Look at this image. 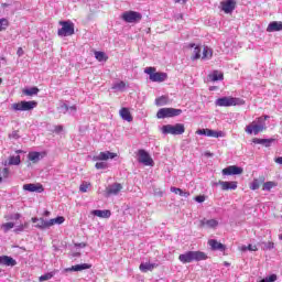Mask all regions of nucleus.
<instances>
[{"instance_id": "nucleus-11", "label": "nucleus", "mask_w": 282, "mask_h": 282, "mask_svg": "<svg viewBox=\"0 0 282 282\" xmlns=\"http://www.w3.org/2000/svg\"><path fill=\"white\" fill-rule=\"evenodd\" d=\"M113 158H118L117 153L113 152H100L99 154L94 156V161L98 162V161H107V160H113Z\"/></svg>"}, {"instance_id": "nucleus-46", "label": "nucleus", "mask_w": 282, "mask_h": 282, "mask_svg": "<svg viewBox=\"0 0 282 282\" xmlns=\"http://www.w3.org/2000/svg\"><path fill=\"white\" fill-rule=\"evenodd\" d=\"M54 276L53 273H45L44 275H41L40 276V281L43 282V281H50V279H52Z\"/></svg>"}, {"instance_id": "nucleus-47", "label": "nucleus", "mask_w": 282, "mask_h": 282, "mask_svg": "<svg viewBox=\"0 0 282 282\" xmlns=\"http://www.w3.org/2000/svg\"><path fill=\"white\" fill-rule=\"evenodd\" d=\"M194 202H197L198 204H204V202H206V196L205 195L195 196Z\"/></svg>"}, {"instance_id": "nucleus-41", "label": "nucleus", "mask_w": 282, "mask_h": 282, "mask_svg": "<svg viewBox=\"0 0 282 282\" xmlns=\"http://www.w3.org/2000/svg\"><path fill=\"white\" fill-rule=\"evenodd\" d=\"M10 25V22L8 19L2 18L0 19V32H3V30H8V26Z\"/></svg>"}, {"instance_id": "nucleus-57", "label": "nucleus", "mask_w": 282, "mask_h": 282, "mask_svg": "<svg viewBox=\"0 0 282 282\" xmlns=\"http://www.w3.org/2000/svg\"><path fill=\"white\" fill-rule=\"evenodd\" d=\"M9 138H13L14 140H18L19 132L18 131H13L11 134H9Z\"/></svg>"}, {"instance_id": "nucleus-40", "label": "nucleus", "mask_w": 282, "mask_h": 282, "mask_svg": "<svg viewBox=\"0 0 282 282\" xmlns=\"http://www.w3.org/2000/svg\"><path fill=\"white\" fill-rule=\"evenodd\" d=\"M95 58H97L99 63H102V61H107V54H105V52L96 51Z\"/></svg>"}, {"instance_id": "nucleus-43", "label": "nucleus", "mask_w": 282, "mask_h": 282, "mask_svg": "<svg viewBox=\"0 0 282 282\" xmlns=\"http://www.w3.org/2000/svg\"><path fill=\"white\" fill-rule=\"evenodd\" d=\"M124 87H127V84L124 82H119L112 86V89H117V91H124Z\"/></svg>"}, {"instance_id": "nucleus-5", "label": "nucleus", "mask_w": 282, "mask_h": 282, "mask_svg": "<svg viewBox=\"0 0 282 282\" xmlns=\"http://www.w3.org/2000/svg\"><path fill=\"white\" fill-rule=\"evenodd\" d=\"M144 73L150 76V80H152V83H164V80L169 78L166 73H155V67H147Z\"/></svg>"}, {"instance_id": "nucleus-58", "label": "nucleus", "mask_w": 282, "mask_h": 282, "mask_svg": "<svg viewBox=\"0 0 282 282\" xmlns=\"http://www.w3.org/2000/svg\"><path fill=\"white\" fill-rule=\"evenodd\" d=\"M61 131H63V126H56L55 133H61Z\"/></svg>"}, {"instance_id": "nucleus-23", "label": "nucleus", "mask_w": 282, "mask_h": 282, "mask_svg": "<svg viewBox=\"0 0 282 282\" xmlns=\"http://www.w3.org/2000/svg\"><path fill=\"white\" fill-rule=\"evenodd\" d=\"M119 113L122 120H126L127 122H133V117L131 116V111H129L128 108H121Z\"/></svg>"}, {"instance_id": "nucleus-50", "label": "nucleus", "mask_w": 282, "mask_h": 282, "mask_svg": "<svg viewBox=\"0 0 282 282\" xmlns=\"http://www.w3.org/2000/svg\"><path fill=\"white\" fill-rule=\"evenodd\" d=\"M95 167L98 169V170H100V169H107V163H105V162H97V163L95 164Z\"/></svg>"}, {"instance_id": "nucleus-33", "label": "nucleus", "mask_w": 282, "mask_h": 282, "mask_svg": "<svg viewBox=\"0 0 282 282\" xmlns=\"http://www.w3.org/2000/svg\"><path fill=\"white\" fill-rule=\"evenodd\" d=\"M24 96H36L39 94V88L37 87H32V88H25L22 90Z\"/></svg>"}, {"instance_id": "nucleus-55", "label": "nucleus", "mask_w": 282, "mask_h": 282, "mask_svg": "<svg viewBox=\"0 0 282 282\" xmlns=\"http://www.w3.org/2000/svg\"><path fill=\"white\" fill-rule=\"evenodd\" d=\"M197 135H206L207 129H199L196 131Z\"/></svg>"}, {"instance_id": "nucleus-18", "label": "nucleus", "mask_w": 282, "mask_h": 282, "mask_svg": "<svg viewBox=\"0 0 282 282\" xmlns=\"http://www.w3.org/2000/svg\"><path fill=\"white\" fill-rule=\"evenodd\" d=\"M90 268L91 264L89 263L76 264L66 269V272H83V270H90Z\"/></svg>"}, {"instance_id": "nucleus-32", "label": "nucleus", "mask_w": 282, "mask_h": 282, "mask_svg": "<svg viewBox=\"0 0 282 282\" xmlns=\"http://www.w3.org/2000/svg\"><path fill=\"white\" fill-rule=\"evenodd\" d=\"M203 59H210L213 58V48L208 47V46H204L203 48Z\"/></svg>"}, {"instance_id": "nucleus-35", "label": "nucleus", "mask_w": 282, "mask_h": 282, "mask_svg": "<svg viewBox=\"0 0 282 282\" xmlns=\"http://www.w3.org/2000/svg\"><path fill=\"white\" fill-rule=\"evenodd\" d=\"M267 129H268V127L265 124L253 123L254 135H258L259 133H261V131H265Z\"/></svg>"}, {"instance_id": "nucleus-51", "label": "nucleus", "mask_w": 282, "mask_h": 282, "mask_svg": "<svg viewBox=\"0 0 282 282\" xmlns=\"http://www.w3.org/2000/svg\"><path fill=\"white\" fill-rule=\"evenodd\" d=\"M89 188V185L87 183H84L79 186V191L82 193H87V189Z\"/></svg>"}, {"instance_id": "nucleus-27", "label": "nucleus", "mask_w": 282, "mask_h": 282, "mask_svg": "<svg viewBox=\"0 0 282 282\" xmlns=\"http://www.w3.org/2000/svg\"><path fill=\"white\" fill-rule=\"evenodd\" d=\"M155 268H158V264L145 262L140 264L139 270H141V272H151L155 270Z\"/></svg>"}, {"instance_id": "nucleus-13", "label": "nucleus", "mask_w": 282, "mask_h": 282, "mask_svg": "<svg viewBox=\"0 0 282 282\" xmlns=\"http://www.w3.org/2000/svg\"><path fill=\"white\" fill-rule=\"evenodd\" d=\"M243 169L237 165H230L223 170V175H241Z\"/></svg>"}, {"instance_id": "nucleus-59", "label": "nucleus", "mask_w": 282, "mask_h": 282, "mask_svg": "<svg viewBox=\"0 0 282 282\" xmlns=\"http://www.w3.org/2000/svg\"><path fill=\"white\" fill-rule=\"evenodd\" d=\"M68 111H70V113H76V106L68 107Z\"/></svg>"}, {"instance_id": "nucleus-20", "label": "nucleus", "mask_w": 282, "mask_h": 282, "mask_svg": "<svg viewBox=\"0 0 282 282\" xmlns=\"http://www.w3.org/2000/svg\"><path fill=\"white\" fill-rule=\"evenodd\" d=\"M281 30H282L281 21H273L267 28V32H281Z\"/></svg>"}, {"instance_id": "nucleus-1", "label": "nucleus", "mask_w": 282, "mask_h": 282, "mask_svg": "<svg viewBox=\"0 0 282 282\" xmlns=\"http://www.w3.org/2000/svg\"><path fill=\"white\" fill-rule=\"evenodd\" d=\"M208 257L202 251H187L178 256L181 263H192V261H206Z\"/></svg>"}, {"instance_id": "nucleus-2", "label": "nucleus", "mask_w": 282, "mask_h": 282, "mask_svg": "<svg viewBox=\"0 0 282 282\" xmlns=\"http://www.w3.org/2000/svg\"><path fill=\"white\" fill-rule=\"evenodd\" d=\"M216 107H237L246 105V101L236 97H221L215 101Z\"/></svg>"}, {"instance_id": "nucleus-16", "label": "nucleus", "mask_w": 282, "mask_h": 282, "mask_svg": "<svg viewBox=\"0 0 282 282\" xmlns=\"http://www.w3.org/2000/svg\"><path fill=\"white\" fill-rule=\"evenodd\" d=\"M0 265H6L7 268H14L17 265V260L10 256L0 257Z\"/></svg>"}, {"instance_id": "nucleus-29", "label": "nucleus", "mask_w": 282, "mask_h": 282, "mask_svg": "<svg viewBox=\"0 0 282 282\" xmlns=\"http://www.w3.org/2000/svg\"><path fill=\"white\" fill-rule=\"evenodd\" d=\"M208 78L213 83H217V80L224 79V73H219V70H214L212 74L208 75Z\"/></svg>"}, {"instance_id": "nucleus-42", "label": "nucleus", "mask_w": 282, "mask_h": 282, "mask_svg": "<svg viewBox=\"0 0 282 282\" xmlns=\"http://www.w3.org/2000/svg\"><path fill=\"white\" fill-rule=\"evenodd\" d=\"M166 102H169V99L164 96H161V97L155 99V105L158 107H162L163 105H166Z\"/></svg>"}, {"instance_id": "nucleus-38", "label": "nucleus", "mask_w": 282, "mask_h": 282, "mask_svg": "<svg viewBox=\"0 0 282 282\" xmlns=\"http://www.w3.org/2000/svg\"><path fill=\"white\" fill-rule=\"evenodd\" d=\"M64 221H65V218L63 216H58L56 218L50 219L48 225H50V227H52L55 224H63Z\"/></svg>"}, {"instance_id": "nucleus-25", "label": "nucleus", "mask_w": 282, "mask_h": 282, "mask_svg": "<svg viewBox=\"0 0 282 282\" xmlns=\"http://www.w3.org/2000/svg\"><path fill=\"white\" fill-rule=\"evenodd\" d=\"M3 164L4 166H19V164H21V156H10L9 161H4Z\"/></svg>"}, {"instance_id": "nucleus-21", "label": "nucleus", "mask_w": 282, "mask_h": 282, "mask_svg": "<svg viewBox=\"0 0 282 282\" xmlns=\"http://www.w3.org/2000/svg\"><path fill=\"white\" fill-rule=\"evenodd\" d=\"M275 139H259V138H254L252 140L253 144H262L263 147L270 148L272 147V142H274Z\"/></svg>"}, {"instance_id": "nucleus-28", "label": "nucleus", "mask_w": 282, "mask_h": 282, "mask_svg": "<svg viewBox=\"0 0 282 282\" xmlns=\"http://www.w3.org/2000/svg\"><path fill=\"white\" fill-rule=\"evenodd\" d=\"M170 191H171V193H174L175 195H180V197H185V198L191 197V192L183 191L180 187H171Z\"/></svg>"}, {"instance_id": "nucleus-15", "label": "nucleus", "mask_w": 282, "mask_h": 282, "mask_svg": "<svg viewBox=\"0 0 282 282\" xmlns=\"http://www.w3.org/2000/svg\"><path fill=\"white\" fill-rule=\"evenodd\" d=\"M219 186H221V191H237V181H219L217 183Z\"/></svg>"}, {"instance_id": "nucleus-31", "label": "nucleus", "mask_w": 282, "mask_h": 282, "mask_svg": "<svg viewBox=\"0 0 282 282\" xmlns=\"http://www.w3.org/2000/svg\"><path fill=\"white\" fill-rule=\"evenodd\" d=\"M28 158H29L30 162H33V164L41 162L40 152H30Z\"/></svg>"}, {"instance_id": "nucleus-19", "label": "nucleus", "mask_w": 282, "mask_h": 282, "mask_svg": "<svg viewBox=\"0 0 282 282\" xmlns=\"http://www.w3.org/2000/svg\"><path fill=\"white\" fill-rule=\"evenodd\" d=\"M91 215H95V217H100L101 219H109V217H111V210H109V209H105V210L95 209V210L91 212Z\"/></svg>"}, {"instance_id": "nucleus-12", "label": "nucleus", "mask_w": 282, "mask_h": 282, "mask_svg": "<svg viewBox=\"0 0 282 282\" xmlns=\"http://www.w3.org/2000/svg\"><path fill=\"white\" fill-rule=\"evenodd\" d=\"M122 191V184L113 183L106 188V197H111V195H118Z\"/></svg>"}, {"instance_id": "nucleus-34", "label": "nucleus", "mask_w": 282, "mask_h": 282, "mask_svg": "<svg viewBox=\"0 0 282 282\" xmlns=\"http://www.w3.org/2000/svg\"><path fill=\"white\" fill-rule=\"evenodd\" d=\"M206 135L207 138H221L224 135V132L207 129Z\"/></svg>"}, {"instance_id": "nucleus-8", "label": "nucleus", "mask_w": 282, "mask_h": 282, "mask_svg": "<svg viewBox=\"0 0 282 282\" xmlns=\"http://www.w3.org/2000/svg\"><path fill=\"white\" fill-rule=\"evenodd\" d=\"M181 113H182V109L161 108L156 113V118L159 119L175 118V116H181Z\"/></svg>"}, {"instance_id": "nucleus-24", "label": "nucleus", "mask_w": 282, "mask_h": 282, "mask_svg": "<svg viewBox=\"0 0 282 282\" xmlns=\"http://www.w3.org/2000/svg\"><path fill=\"white\" fill-rule=\"evenodd\" d=\"M265 182L264 176H260L259 178H256L250 184L251 191H258V188H261L262 184Z\"/></svg>"}, {"instance_id": "nucleus-36", "label": "nucleus", "mask_w": 282, "mask_h": 282, "mask_svg": "<svg viewBox=\"0 0 282 282\" xmlns=\"http://www.w3.org/2000/svg\"><path fill=\"white\" fill-rule=\"evenodd\" d=\"M4 219L7 221H17V220L21 219V214H19V213L10 214V215L4 216Z\"/></svg>"}, {"instance_id": "nucleus-62", "label": "nucleus", "mask_w": 282, "mask_h": 282, "mask_svg": "<svg viewBox=\"0 0 282 282\" xmlns=\"http://www.w3.org/2000/svg\"><path fill=\"white\" fill-rule=\"evenodd\" d=\"M205 156H206V158H213V153H210V152H205Z\"/></svg>"}, {"instance_id": "nucleus-44", "label": "nucleus", "mask_w": 282, "mask_h": 282, "mask_svg": "<svg viewBox=\"0 0 282 282\" xmlns=\"http://www.w3.org/2000/svg\"><path fill=\"white\" fill-rule=\"evenodd\" d=\"M278 279L276 274H271L269 276L263 278L260 282H275Z\"/></svg>"}, {"instance_id": "nucleus-26", "label": "nucleus", "mask_w": 282, "mask_h": 282, "mask_svg": "<svg viewBox=\"0 0 282 282\" xmlns=\"http://www.w3.org/2000/svg\"><path fill=\"white\" fill-rule=\"evenodd\" d=\"M189 47H194L192 61H197V59L202 58V46L195 45V44H189Z\"/></svg>"}, {"instance_id": "nucleus-54", "label": "nucleus", "mask_w": 282, "mask_h": 282, "mask_svg": "<svg viewBox=\"0 0 282 282\" xmlns=\"http://www.w3.org/2000/svg\"><path fill=\"white\" fill-rule=\"evenodd\" d=\"M10 175V170L8 167H4L2 170V177H8Z\"/></svg>"}, {"instance_id": "nucleus-53", "label": "nucleus", "mask_w": 282, "mask_h": 282, "mask_svg": "<svg viewBox=\"0 0 282 282\" xmlns=\"http://www.w3.org/2000/svg\"><path fill=\"white\" fill-rule=\"evenodd\" d=\"M246 131H247L249 134L254 133V126H253V123H252L251 126H247Z\"/></svg>"}, {"instance_id": "nucleus-22", "label": "nucleus", "mask_w": 282, "mask_h": 282, "mask_svg": "<svg viewBox=\"0 0 282 282\" xmlns=\"http://www.w3.org/2000/svg\"><path fill=\"white\" fill-rule=\"evenodd\" d=\"M208 245L210 246L212 250H220V252H224V250H226V246L215 239H210L208 241Z\"/></svg>"}, {"instance_id": "nucleus-37", "label": "nucleus", "mask_w": 282, "mask_h": 282, "mask_svg": "<svg viewBox=\"0 0 282 282\" xmlns=\"http://www.w3.org/2000/svg\"><path fill=\"white\" fill-rule=\"evenodd\" d=\"M262 191H272L276 186V184L272 181L262 183Z\"/></svg>"}, {"instance_id": "nucleus-61", "label": "nucleus", "mask_w": 282, "mask_h": 282, "mask_svg": "<svg viewBox=\"0 0 282 282\" xmlns=\"http://www.w3.org/2000/svg\"><path fill=\"white\" fill-rule=\"evenodd\" d=\"M276 164H282V156L275 159Z\"/></svg>"}, {"instance_id": "nucleus-4", "label": "nucleus", "mask_w": 282, "mask_h": 282, "mask_svg": "<svg viewBox=\"0 0 282 282\" xmlns=\"http://www.w3.org/2000/svg\"><path fill=\"white\" fill-rule=\"evenodd\" d=\"M39 102L36 101H20L11 105V109L13 111H32V109H35L37 107Z\"/></svg>"}, {"instance_id": "nucleus-56", "label": "nucleus", "mask_w": 282, "mask_h": 282, "mask_svg": "<svg viewBox=\"0 0 282 282\" xmlns=\"http://www.w3.org/2000/svg\"><path fill=\"white\" fill-rule=\"evenodd\" d=\"M247 249H249L251 252H257V250H258V248H257L256 245H249V246L247 247Z\"/></svg>"}, {"instance_id": "nucleus-3", "label": "nucleus", "mask_w": 282, "mask_h": 282, "mask_svg": "<svg viewBox=\"0 0 282 282\" xmlns=\"http://www.w3.org/2000/svg\"><path fill=\"white\" fill-rule=\"evenodd\" d=\"M161 131L164 135H182L186 131V127H184V123L165 124L161 128Z\"/></svg>"}, {"instance_id": "nucleus-63", "label": "nucleus", "mask_w": 282, "mask_h": 282, "mask_svg": "<svg viewBox=\"0 0 282 282\" xmlns=\"http://www.w3.org/2000/svg\"><path fill=\"white\" fill-rule=\"evenodd\" d=\"M175 3H186V0H174Z\"/></svg>"}, {"instance_id": "nucleus-7", "label": "nucleus", "mask_w": 282, "mask_h": 282, "mask_svg": "<svg viewBox=\"0 0 282 282\" xmlns=\"http://www.w3.org/2000/svg\"><path fill=\"white\" fill-rule=\"evenodd\" d=\"M121 19L126 23H140L142 21V13L138 11H126L122 13Z\"/></svg>"}, {"instance_id": "nucleus-64", "label": "nucleus", "mask_w": 282, "mask_h": 282, "mask_svg": "<svg viewBox=\"0 0 282 282\" xmlns=\"http://www.w3.org/2000/svg\"><path fill=\"white\" fill-rule=\"evenodd\" d=\"M22 226H24V230H25V228H28L29 224L25 223V224H23Z\"/></svg>"}, {"instance_id": "nucleus-10", "label": "nucleus", "mask_w": 282, "mask_h": 282, "mask_svg": "<svg viewBox=\"0 0 282 282\" xmlns=\"http://www.w3.org/2000/svg\"><path fill=\"white\" fill-rule=\"evenodd\" d=\"M235 8H237V2L235 0H227L221 2V10L225 14H231Z\"/></svg>"}, {"instance_id": "nucleus-6", "label": "nucleus", "mask_w": 282, "mask_h": 282, "mask_svg": "<svg viewBox=\"0 0 282 282\" xmlns=\"http://www.w3.org/2000/svg\"><path fill=\"white\" fill-rule=\"evenodd\" d=\"M61 29H58V36H72L74 35V22L72 21H59Z\"/></svg>"}, {"instance_id": "nucleus-30", "label": "nucleus", "mask_w": 282, "mask_h": 282, "mask_svg": "<svg viewBox=\"0 0 282 282\" xmlns=\"http://www.w3.org/2000/svg\"><path fill=\"white\" fill-rule=\"evenodd\" d=\"M200 226H203V227L207 226V228H217V226H219V223L215 219H209V220L203 219L200 221Z\"/></svg>"}, {"instance_id": "nucleus-9", "label": "nucleus", "mask_w": 282, "mask_h": 282, "mask_svg": "<svg viewBox=\"0 0 282 282\" xmlns=\"http://www.w3.org/2000/svg\"><path fill=\"white\" fill-rule=\"evenodd\" d=\"M138 155V162H140V164H144V166H153V159L151 158L149 152H147L145 150H139Z\"/></svg>"}, {"instance_id": "nucleus-14", "label": "nucleus", "mask_w": 282, "mask_h": 282, "mask_svg": "<svg viewBox=\"0 0 282 282\" xmlns=\"http://www.w3.org/2000/svg\"><path fill=\"white\" fill-rule=\"evenodd\" d=\"M23 191H28L29 193H43L45 188H43V185L41 184H24L23 185Z\"/></svg>"}, {"instance_id": "nucleus-49", "label": "nucleus", "mask_w": 282, "mask_h": 282, "mask_svg": "<svg viewBox=\"0 0 282 282\" xmlns=\"http://www.w3.org/2000/svg\"><path fill=\"white\" fill-rule=\"evenodd\" d=\"M23 230H25V226H23V224H21V225L15 227L14 232L17 235H19V232H23Z\"/></svg>"}, {"instance_id": "nucleus-39", "label": "nucleus", "mask_w": 282, "mask_h": 282, "mask_svg": "<svg viewBox=\"0 0 282 282\" xmlns=\"http://www.w3.org/2000/svg\"><path fill=\"white\" fill-rule=\"evenodd\" d=\"M12 228H14V223L11 221L1 225V229L3 230V232H10Z\"/></svg>"}, {"instance_id": "nucleus-52", "label": "nucleus", "mask_w": 282, "mask_h": 282, "mask_svg": "<svg viewBox=\"0 0 282 282\" xmlns=\"http://www.w3.org/2000/svg\"><path fill=\"white\" fill-rule=\"evenodd\" d=\"M267 118H270V117H269V116L259 117L257 124H265V119H267Z\"/></svg>"}, {"instance_id": "nucleus-17", "label": "nucleus", "mask_w": 282, "mask_h": 282, "mask_svg": "<svg viewBox=\"0 0 282 282\" xmlns=\"http://www.w3.org/2000/svg\"><path fill=\"white\" fill-rule=\"evenodd\" d=\"M31 220L33 221V224H35V228H40L41 230H45V228H51L50 220L36 217H33Z\"/></svg>"}, {"instance_id": "nucleus-60", "label": "nucleus", "mask_w": 282, "mask_h": 282, "mask_svg": "<svg viewBox=\"0 0 282 282\" xmlns=\"http://www.w3.org/2000/svg\"><path fill=\"white\" fill-rule=\"evenodd\" d=\"M17 54H18V56H23V54H24L23 48L19 47Z\"/></svg>"}, {"instance_id": "nucleus-45", "label": "nucleus", "mask_w": 282, "mask_h": 282, "mask_svg": "<svg viewBox=\"0 0 282 282\" xmlns=\"http://www.w3.org/2000/svg\"><path fill=\"white\" fill-rule=\"evenodd\" d=\"M58 111H59V113H66L67 111H69V106H67V104H62L58 107Z\"/></svg>"}, {"instance_id": "nucleus-48", "label": "nucleus", "mask_w": 282, "mask_h": 282, "mask_svg": "<svg viewBox=\"0 0 282 282\" xmlns=\"http://www.w3.org/2000/svg\"><path fill=\"white\" fill-rule=\"evenodd\" d=\"M264 250H273L274 248V242H264Z\"/></svg>"}]
</instances>
